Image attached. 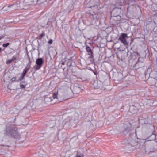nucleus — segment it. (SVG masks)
<instances>
[{
    "label": "nucleus",
    "mask_w": 157,
    "mask_h": 157,
    "mask_svg": "<svg viewBox=\"0 0 157 157\" xmlns=\"http://www.w3.org/2000/svg\"><path fill=\"white\" fill-rule=\"evenodd\" d=\"M99 2V0H91L90 2L89 7L92 8L94 10V13L92 15H93L94 13L95 14L98 11Z\"/></svg>",
    "instance_id": "1"
},
{
    "label": "nucleus",
    "mask_w": 157,
    "mask_h": 157,
    "mask_svg": "<svg viewBox=\"0 0 157 157\" xmlns=\"http://www.w3.org/2000/svg\"><path fill=\"white\" fill-rule=\"evenodd\" d=\"M17 128L15 127L14 128H10L6 131L5 134L8 136L15 137L17 135Z\"/></svg>",
    "instance_id": "2"
},
{
    "label": "nucleus",
    "mask_w": 157,
    "mask_h": 157,
    "mask_svg": "<svg viewBox=\"0 0 157 157\" xmlns=\"http://www.w3.org/2000/svg\"><path fill=\"white\" fill-rule=\"evenodd\" d=\"M127 38V34L124 33H122L119 37V40L124 44L126 45L128 44V42L126 40Z\"/></svg>",
    "instance_id": "3"
},
{
    "label": "nucleus",
    "mask_w": 157,
    "mask_h": 157,
    "mask_svg": "<svg viewBox=\"0 0 157 157\" xmlns=\"http://www.w3.org/2000/svg\"><path fill=\"white\" fill-rule=\"evenodd\" d=\"M43 61L41 58H38L36 61V65L34 66V68L36 70L40 69L42 66Z\"/></svg>",
    "instance_id": "4"
},
{
    "label": "nucleus",
    "mask_w": 157,
    "mask_h": 157,
    "mask_svg": "<svg viewBox=\"0 0 157 157\" xmlns=\"http://www.w3.org/2000/svg\"><path fill=\"white\" fill-rule=\"evenodd\" d=\"M73 122H75V123L77 122V121H75V120H74L71 117H68L63 121V123L67 124L69 125L71 123Z\"/></svg>",
    "instance_id": "5"
},
{
    "label": "nucleus",
    "mask_w": 157,
    "mask_h": 157,
    "mask_svg": "<svg viewBox=\"0 0 157 157\" xmlns=\"http://www.w3.org/2000/svg\"><path fill=\"white\" fill-rule=\"evenodd\" d=\"M16 6L15 7V8L17 7L19 8V9H24L23 6L25 5V2L23 1L22 2H20L19 1H17L16 4Z\"/></svg>",
    "instance_id": "6"
},
{
    "label": "nucleus",
    "mask_w": 157,
    "mask_h": 157,
    "mask_svg": "<svg viewBox=\"0 0 157 157\" xmlns=\"http://www.w3.org/2000/svg\"><path fill=\"white\" fill-rule=\"evenodd\" d=\"M29 67H26L24 70L21 74V75L20 77L18 80H17V81H21L23 79L24 77L25 76L26 74L29 70Z\"/></svg>",
    "instance_id": "7"
},
{
    "label": "nucleus",
    "mask_w": 157,
    "mask_h": 157,
    "mask_svg": "<svg viewBox=\"0 0 157 157\" xmlns=\"http://www.w3.org/2000/svg\"><path fill=\"white\" fill-rule=\"evenodd\" d=\"M29 67H26L24 70L21 74V75L20 77L18 80H17V81H21L23 79L24 77L25 76L26 74L29 70Z\"/></svg>",
    "instance_id": "8"
},
{
    "label": "nucleus",
    "mask_w": 157,
    "mask_h": 157,
    "mask_svg": "<svg viewBox=\"0 0 157 157\" xmlns=\"http://www.w3.org/2000/svg\"><path fill=\"white\" fill-rule=\"evenodd\" d=\"M86 50L88 53V54L90 56V57L91 58H93V53L90 47L88 46L86 47Z\"/></svg>",
    "instance_id": "9"
},
{
    "label": "nucleus",
    "mask_w": 157,
    "mask_h": 157,
    "mask_svg": "<svg viewBox=\"0 0 157 157\" xmlns=\"http://www.w3.org/2000/svg\"><path fill=\"white\" fill-rule=\"evenodd\" d=\"M121 11L120 9L118 8H116L114 9L113 11V13H114L115 12H117V13L114 14V16H118L119 13L120 12V11Z\"/></svg>",
    "instance_id": "10"
},
{
    "label": "nucleus",
    "mask_w": 157,
    "mask_h": 157,
    "mask_svg": "<svg viewBox=\"0 0 157 157\" xmlns=\"http://www.w3.org/2000/svg\"><path fill=\"white\" fill-rule=\"evenodd\" d=\"M15 59L16 58L15 57L13 56L10 59H9L7 60L6 62V63L7 64H10L11 63L13 60Z\"/></svg>",
    "instance_id": "11"
},
{
    "label": "nucleus",
    "mask_w": 157,
    "mask_h": 157,
    "mask_svg": "<svg viewBox=\"0 0 157 157\" xmlns=\"http://www.w3.org/2000/svg\"><path fill=\"white\" fill-rule=\"evenodd\" d=\"M52 97H46L44 98V101L46 102H51L52 100Z\"/></svg>",
    "instance_id": "12"
},
{
    "label": "nucleus",
    "mask_w": 157,
    "mask_h": 157,
    "mask_svg": "<svg viewBox=\"0 0 157 157\" xmlns=\"http://www.w3.org/2000/svg\"><path fill=\"white\" fill-rule=\"evenodd\" d=\"M97 84V83H94V86H95V84ZM102 85L101 83L100 82H99V83H98V85L97 86H95V88L97 89H100L102 87Z\"/></svg>",
    "instance_id": "13"
},
{
    "label": "nucleus",
    "mask_w": 157,
    "mask_h": 157,
    "mask_svg": "<svg viewBox=\"0 0 157 157\" xmlns=\"http://www.w3.org/2000/svg\"><path fill=\"white\" fill-rule=\"evenodd\" d=\"M75 157H84V155L79 152H77Z\"/></svg>",
    "instance_id": "14"
},
{
    "label": "nucleus",
    "mask_w": 157,
    "mask_h": 157,
    "mask_svg": "<svg viewBox=\"0 0 157 157\" xmlns=\"http://www.w3.org/2000/svg\"><path fill=\"white\" fill-rule=\"evenodd\" d=\"M132 109H134V107L133 106H132L130 108L129 110L131 111V112H132L133 113H134L136 111V110H134V111H132Z\"/></svg>",
    "instance_id": "15"
},
{
    "label": "nucleus",
    "mask_w": 157,
    "mask_h": 157,
    "mask_svg": "<svg viewBox=\"0 0 157 157\" xmlns=\"http://www.w3.org/2000/svg\"><path fill=\"white\" fill-rule=\"evenodd\" d=\"M57 96V93L56 92L53 93V99H55L56 98Z\"/></svg>",
    "instance_id": "16"
},
{
    "label": "nucleus",
    "mask_w": 157,
    "mask_h": 157,
    "mask_svg": "<svg viewBox=\"0 0 157 157\" xmlns=\"http://www.w3.org/2000/svg\"><path fill=\"white\" fill-rule=\"evenodd\" d=\"M9 44V43H7L6 44H3L2 45V46L3 47H6L8 46Z\"/></svg>",
    "instance_id": "17"
},
{
    "label": "nucleus",
    "mask_w": 157,
    "mask_h": 157,
    "mask_svg": "<svg viewBox=\"0 0 157 157\" xmlns=\"http://www.w3.org/2000/svg\"><path fill=\"white\" fill-rule=\"evenodd\" d=\"M16 80V78H13L11 79V81L12 82H15Z\"/></svg>",
    "instance_id": "18"
},
{
    "label": "nucleus",
    "mask_w": 157,
    "mask_h": 157,
    "mask_svg": "<svg viewBox=\"0 0 157 157\" xmlns=\"http://www.w3.org/2000/svg\"><path fill=\"white\" fill-rule=\"evenodd\" d=\"M14 6V7L16 6V4L15 5L11 4V5H9L8 6V7L9 8H10V7H11L12 6ZM14 8H15V7H14Z\"/></svg>",
    "instance_id": "19"
},
{
    "label": "nucleus",
    "mask_w": 157,
    "mask_h": 157,
    "mask_svg": "<svg viewBox=\"0 0 157 157\" xmlns=\"http://www.w3.org/2000/svg\"><path fill=\"white\" fill-rule=\"evenodd\" d=\"M20 86L21 88H24L25 87V86L23 84H20Z\"/></svg>",
    "instance_id": "20"
},
{
    "label": "nucleus",
    "mask_w": 157,
    "mask_h": 157,
    "mask_svg": "<svg viewBox=\"0 0 157 157\" xmlns=\"http://www.w3.org/2000/svg\"><path fill=\"white\" fill-rule=\"evenodd\" d=\"M38 0H33L32 1V2L33 4H36Z\"/></svg>",
    "instance_id": "21"
},
{
    "label": "nucleus",
    "mask_w": 157,
    "mask_h": 157,
    "mask_svg": "<svg viewBox=\"0 0 157 157\" xmlns=\"http://www.w3.org/2000/svg\"><path fill=\"white\" fill-rule=\"evenodd\" d=\"M44 35V33L43 32L42 33H41V34L40 35V36H39L40 38H41Z\"/></svg>",
    "instance_id": "22"
},
{
    "label": "nucleus",
    "mask_w": 157,
    "mask_h": 157,
    "mask_svg": "<svg viewBox=\"0 0 157 157\" xmlns=\"http://www.w3.org/2000/svg\"><path fill=\"white\" fill-rule=\"evenodd\" d=\"M75 90H78V92H80L81 91L80 89L78 87H76L75 88Z\"/></svg>",
    "instance_id": "23"
},
{
    "label": "nucleus",
    "mask_w": 157,
    "mask_h": 157,
    "mask_svg": "<svg viewBox=\"0 0 157 157\" xmlns=\"http://www.w3.org/2000/svg\"><path fill=\"white\" fill-rule=\"evenodd\" d=\"M26 49V53H27V54L28 56V59L29 60V53H28V51L27 50V47L26 48V49Z\"/></svg>",
    "instance_id": "24"
},
{
    "label": "nucleus",
    "mask_w": 157,
    "mask_h": 157,
    "mask_svg": "<svg viewBox=\"0 0 157 157\" xmlns=\"http://www.w3.org/2000/svg\"><path fill=\"white\" fill-rule=\"evenodd\" d=\"M52 43V40L51 39H50L48 41V43L50 44H51Z\"/></svg>",
    "instance_id": "25"
},
{
    "label": "nucleus",
    "mask_w": 157,
    "mask_h": 157,
    "mask_svg": "<svg viewBox=\"0 0 157 157\" xmlns=\"http://www.w3.org/2000/svg\"><path fill=\"white\" fill-rule=\"evenodd\" d=\"M62 64L63 65H64V62H62Z\"/></svg>",
    "instance_id": "26"
},
{
    "label": "nucleus",
    "mask_w": 157,
    "mask_h": 157,
    "mask_svg": "<svg viewBox=\"0 0 157 157\" xmlns=\"http://www.w3.org/2000/svg\"><path fill=\"white\" fill-rule=\"evenodd\" d=\"M1 48L0 47V52H1Z\"/></svg>",
    "instance_id": "27"
},
{
    "label": "nucleus",
    "mask_w": 157,
    "mask_h": 157,
    "mask_svg": "<svg viewBox=\"0 0 157 157\" xmlns=\"http://www.w3.org/2000/svg\"><path fill=\"white\" fill-rule=\"evenodd\" d=\"M135 132H136V131H135Z\"/></svg>",
    "instance_id": "28"
},
{
    "label": "nucleus",
    "mask_w": 157,
    "mask_h": 157,
    "mask_svg": "<svg viewBox=\"0 0 157 157\" xmlns=\"http://www.w3.org/2000/svg\"><path fill=\"white\" fill-rule=\"evenodd\" d=\"M157 85V83H156V85Z\"/></svg>",
    "instance_id": "29"
}]
</instances>
